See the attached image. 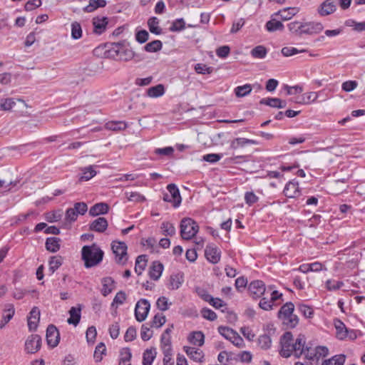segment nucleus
Here are the masks:
<instances>
[{
    "label": "nucleus",
    "mask_w": 365,
    "mask_h": 365,
    "mask_svg": "<svg viewBox=\"0 0 365 365\" xmlns=\"http://www.w3.org/2000/svg\"><path fill=\"white\" fill-rule=\"evenodd\" d=\"M280 344L282 356L288 358L294 354L297 358H299L305 350V337L303 335H299L294 342L292 334L290 331H286L281 336Z\"/></svg>",
    "instance_id": "nucleus-1"
},
{
    "label": "nucleus",
    "mask_w": 365,
    "mask_h": 365,
    "mask_svg": "<svg viewBox=\"0 0 365 365\" xmlns=\"http://www.w3.org/2000/svg\"><path fill=\"white\" fill-rule=\"evenodd\" d=\"M81 253L87 268L98 264L103 257V252L95 244L91 246H83Z\"/></svg>",
    "instance_id": "nucleus-2"
},
{
    "label": "nucleus",
    "mask_w": 365,
    "mask_h": 365,
    "mask_svg": "<svg viewBox=\"0 0 365 365\" xmlns=\"http://www.w3.org/2000/svg\"><path fill=\"white\" fill-rule=\"evenodd\" d=\"M294 305L292 302H287L279 309L278 317L282 323L289 328H294L298 324L299 319L297 315L293 314Z\"/></svg>",
    "instance_id": "nucleus-3"
},
{
    "label": "nucleus",
    "mask_w": 365,
    "mask_h": 365,
    "mask_svg": "<svg viewBox=\"0 0 365 365\" xmlns=\"http://www.w3.org/2000/svg\"><path fill=\"white\" fill-rule=\"evenodd\" d=\"M111 52L115 53L116 59L122 61H131L135 53L129 48V43L125 41L113 43Z\"/></svg>",
    "instance_id": "nucleus-4"
},
{
    "label": "nucleus",
    "mask_w": 365,
    "mask_h": 365,
    "mask_svg": "<svg viewBox=\"0 0 365 365\" xmlns=\"http://www.w3.org/2000/svg\"><path fill=\"white\" fill-rule=\"evenodd\" d=\"M199 226L191 218H183L180 222V235L183 240H190L198 232Z\"/></svg>",
    "instance_id": "nucleus-5"
},
{
    "label": "nucleus",
    "mask_w": 365,
    "mask_h": 365,
    "mask_svg": "<svg viewBox=\"0 0 365 365\" xmlns=\"http://www.w3.org/2000/svg\"><path fill=\"white\" fill-rule=\"evenodd\" d=\"M218 331L222 336L230 341L237 347L242 348L245 346L243 339L232 329L221 326L218 327Z\"/></svg>",
    "instance_id": "nucleus-6"
},
{
    "label": "nucleus",
    "mask_w": 365,
    "mask_h": 365,
    "mask_svg": "<svg viewBox=\"0 0 365 365\" xmlns=\"http://www.w3.org/2000/svg\"><path fill=\"white\" fill-rule=\"evenodd\" d=\"M112 250L115 255L116 262L124 264L128 260L127 245L122 242H113Z\"/></svg>",
    "instance_id": "nucleus-7"
},
{
    "label": "nucleus",
    "mask_w": 365,
    "mask_h": 365,
    "mask_svg": "<svg viewBox=\"0 0 365 365\" xmlns=\"http://www.w3.org/2000/svg\"><path fill=\"white\" fill-rule=\"evenodd\" d=\"M334 324L336 329V336L337 339L344 340L349 336L350 339H354L356 337L355 332L353 331H349L344 322L340 319H334Z\"/></svg>",
    "instance_id": "nucleus-8"
},
{
    "label": "nucleus",
    "mask_w": 365,
    "mask_h": 365,
    "mask_svg": "<svg viewBox=\"0 0 365 365\" xmlns=\"http://www.w3.org/2000/svg\"><path fill=\"white\" fill-rule=\"evenodd\" d=\"M150 303L148 300L141 299L139 300L135 309V317L137 321L141 322L145 319L150 310Z\"/></svg>",
    "instance_id": "nucleus-9"
},
{
    "label": "nucleus",
    "mask_w": 365,
    "mask_h": 365,
    "mask_svg": "<svg viewBox=\"0 0 365 365\" xmlns=\"http://www.w3.org/2000/svg\"><path fill=\"white\" fill-rule=\"evenodd\" d=\"M41 346V338L38 334H32L28 337L25 342V350L27 353L34 354Z\"/></svg>",
    "instance_id": "nucleus-10"
},
{
    "label": "nucleus",
    "mask_w": 365,
    "mask_h": 365,
    "mask_svg": "<svg viewBox=\"0 0 365 365\" xmlns=\"http://www.w3.org/2000/svg\"><path fill=\"white\" fill-rule=\"evenodd\" d=\"M248 290L253 298H259L266 294L267 288L262 281L256 280L250 284Z\"/></svg>",
    "instance_id": "nucleus-11"
},
{
    "label": "nucleus",
    "mask_w": 365,
    "mask_h": 365,
    "mask_svg": "<svg viewBox=\"0 0 365 365\" xmlns=\"http://www.w3.org/2000/svg\"><path fill=\"white\" fill-rule=\"evenodd\" d=\"M46 336L47 344L51 347H56L58 344L60 335L57 328L54 325H48L46 329Z\"/></svg>",
    "instance_id": "nucleus-12"
},
{
    "label": "nucleus",
    "mask_w": 365,
    "mask_h": 365,
    "mask_svg": "<svg viewBox=\"0 0 365 365\" xmlns=\"http://www.w3.org/2000/svg\"><path fill=\"white\" fill-rule=\"evenodd\" d=\"M301 34L314 35L319 34L324 29V26L320 22H307L302 25Z\"/></svg>",
    "instance_id": "nucleus-13"
},
{
    "label": "nucleus",
    "mask_w": 365,
    "mask_h": 365,
    "mask_svg": "<svg viewBox=\"0 0 365 365\" xmlns=\"http://www.w3.org/2000/svg\"><path fill=\"white\" fill-rule=\"evenodd\" d=\"M336 9L334 0H325L318 8V13L322 16H326L333 14Z\"/></svg>",
    "instance_id": "nucleus-14"
},
{
    "label": "nucleus",
    "mask_w": 365,
    "mask_h": 365,
    "mask_svg": "<svg viewBox=\"0 0 365 365\" xmlns=\"http://www.w3.org/2000/svg\"><path fill=\"white\" fill-rule=\"evenodd\" d=\"M207 259L212 264L217 263L220 259V251L213 245H207L205 250Z\"/></svg>",
    "instance_id": "nucleus-15"
},
{
    "label": "nucleus",
    "mask_w": 365,
    "mask_h": 365,
    "mask_svg": "<svg viewBox=\"0 0 365 365\" xmlns=\"http://www.w3.org/2000/svg\"><path fill=\"white\" fill-rule=\"evenodd\" d=\"M16 102L22 103L26 108L28 107L26 102L21 98H7L1 99L0 108L4 111H10L16 104Z\"/></svg>",
    "instance_id": "nucleus-16"
},
{
    "label": "nucleus",
    "mask_w": 365,
    "mask_h": 365,
    "mask_svg": "<svg viewBox=\"0 0 365 365\" xmlns=\"http://www.w3.org/2000/svg\"><path fill=\"white\" fill-rule=\"evenodd\" d=\"M92 23L93 25L94 33L97 34H101L106 29V26L108 24V19L104 16H96L93 19Z\"/></svg>",
    "instance_id": "nucleus-17"
},
{
    "label": "nucleus",
    "mask_w": 365,
    "mask_h": 365,
    "mask_svg": "<svg viewBox=\"0 0 365 365\" xmlns=\"http://www.w3.org/2000/svg\"><path fill=\"white\" fill-rule=\"evenodd\" d=\"M283 192L287 197L292 198L298 197L300 195L298 182L294 181H289L286 184Z\"/></svg>",
    "instance_id": "nucleus-18"
},
{
    "label": "nucleus",
    "mask_w": 365,
    "mask_h": 365,
    "mask_svg": "<svg viewBox=\"0 0 365 365\" xmlns=\"http://www.w3.org/2000/svg\"><path fill=\"white\" fill-rule=\"evenodd\" d=\"M39 319L40 311L38 307H34L32 308L28 317V327L30 331H34L36 329Z\"/></svg>",
    "instance_id": "nucleus-19"
},
{
    "label": "nucleus",
    "mask_w": 365,
    "mask_h": 365,
    "mask_svg": "<svg viewBox=\"0 0 365 365\" xmlns=\"http://www.w3.org/2000/svg\"><path fill=\"white\" fill-rule=\"evenodd\" d=\"M167 190L170 194V197L172 198L171 200L173 207H179L181 203L182 198L178 187L175 184H169L167 186Z\"/></svg>",
    "instance_id": "nucleus-20"
},
{
    "label": "nucleus",
    "mask_w": 365,
    "mask_h": 365,
    "mask_svg": "<svg viewBox=\"0 0 365 365\" xmlns=\"http://www.w3.org/2000/svg\"><path fill=\"white\" fill-rule=\"evenodd\" d=\"M15 309L12 304H6L2 313V318L0 321V329L5 327L6 324L13 318Z\"/></svg>",
    "instance_id": "nucleus-21"
},
{
    "label": "nucleus",
    "mask_w": 365,
    "mask_h": 365,
    "mask_svg": "<svg viewBox=\"0 0 365 365\" xmlns=\"http://www.w3.org/2000/svg\"><path fill=\"white\" fill-rule=\"evenodd\" d=\"M108 223L105 217H99L89 225V229L97 232H103L108 227Z\"/></svg>",
    "instance_id": "nucleus-22"
},
{
    "label": "nucleus",
    "mask_w": 365,
    "mask_h": 365,
    "mask_svg": "<svg viewBox=\"0 0 365 365\" xmlns=\"http://www.w3.org/2000/svg\"><path fill=\"white\" fill-rule=\"evenodd\" d=\"M258 142L252 140L247 139L245 138H237L232 140L230 143V148L233 150L238 149L240 148H243L247 145H257Z\"/></svg>",
    "instance_id": "nucleus-23"
},
{
    "label": "nucleus",
    "mask_w": 365,
    "mask_h": 365,
    "mask_svg": "<svg viewBox=\"0 0 365 365\" xmlns=\"http://www.w3.org/2000/svg\"><path fill=\"white\" fill-rule=\"evenodd\" d=\"M184 350L187 355L196 362H202L204 358L202 351L195 347L185 346Z\"/></svg>",
    "instance_id": "nucleus-24"
},
{
    "label": "nucleus",
    "mask_w": 365,
    "mask_h": 365,
    "mask_svg": "<svg viewBox=\"0 0 365 365\" xmlns=\"http://www.w3.org/2000/svg\"><path fill=\"white\" fill-rule=\"evenodd\" d=\"M81 305L79 304L78 307H72L69 310L70 317L67 319V322L76 326L81 319Z\"/></svg>",
    "instance_id": "nucleus-25"
},
{
    "label": "nucleus",
    "mask_w": 365,
    "mask_h": 365,
    "mask_svg": "<svg viewBox=\"0 0 365 365\" xmlns=\"http://www.w3.org/2000/svg\"><path fill=\"white\" fill-rule=\"evenodd\" d=\"M163 271V265L159 262H153L149 271L150 277L154 280H158Z\"/></svg>",
    "instance_id": "nucleus-26"
},
{
    "label": "nucleus",
    "mask_w": 365,
    "mask_h": 365,
    "mask_svg": "<svg viewBox=\"0 0 365 365\" xmlns=\"http://www.w3.org/2000/svg\"><path fill=\"white\" fill-rule=\"evenodd\" d=\"M109 207L108 204L100 202L94 205L90 208L89 214L91 216H98L99 215H104L108 212Z\"/></svg>",
    "instance_id": "nucleus-27"
},
{
    "label": "nucleus",
    "mask_w": 365,
    "mask_h": 365,
    "mask_svg": "<svg viewBox=\"0 0 365 365\" xmlns=\"http://www.w3.org/2000/svg\"><path fill=\"white\" fill-rule=\"evenodd\" d=\"M101 283H102V287H103L102 289H101V294L104 297H106L110 293H111V292L114 289L115 282L111 277H104L102 279Z\"/></svg>",
    "instance_id": "nucleus-28"
},
{
    "label": "nucleus",
    "mask_w": 365,
    "mask_h": 365,
    "mask_svg": "<svg viewBox=\"0 0 365 365\" xmlns=\"http://www.w3.org/2000/svg\"><path fill=\"white\" fill-rule=\"evenodd\" d=\"M106 0H89L88 4L83 9L87 13H91L98 8H103L106 6Z\"/></svg>",
    "instance_id": "nucleus-29"
},
{
    "label": "nucleus",
    "mask_w": 365,
    "mask_h": 365,
    "mask_svg": "<svg viewBox=\"0 0 365 365\" xmlns=\"http://www.w3.org/2000/svg\"><path fill=\"white\" fill-rule=\"evenodd\" d=\"M60 241L58 237L47 238L45 243L46 250L51 252H56L60 249Z\"/></svg>",
    "instance_id": "nucleus-30"
},
{
    "label": "nucleus",
    "mask_w": 365,
    "mask_h": 365,
    "mask_svg": "<svg viewBox=\"0 0 365 365\" xmlns=\"http://www.w3.org/2000/svg\"><path fill=\"white\" fill-rule=\"evenodd\" d=\"M297 12H298V10L296 8H287V9H284L283 10L279 11L278 12L272 15V16H279L282 20L287 21V20L290 19Z\"/></svg>",
    "instance_id": "nucleus-31"
},
{
    "label": "nucleus",
    "mask_w": 365,
    "mask_h": 365,
    "mask_svg": "<svg viewBox=\"0 0 365 365\" xmlns=\"http://www.w3.org/2000/svg\"><path fill=\"white\" fill-rule=\"evenodd\" d=\"M147 266V258L146 255H140L136 258L135 260V272L138 275H140L143 271L145 269Z\"/></svg>",
    "instance_id": "nucleus-32"
},
{
    "label": "nucleus",
    "mask_w": 365,
    "mask_h": 365,
    "mask_svg": "<svg viewBox=\"0 0 365 365\" xmlns=\"http://www.w3.org/2000/svg\"><path fill=\"white\" fill-rule=\"evenodd\" d=\"M156 356V351L155 348L146 349L143 353V365H152L154 359Z\"/></svg>",
    "instance_id": "nucleus-33"
},
{
    "label": "nucleus",
    "mask_w": 365,
    "mask_h": 365,
    "mask_svg": "<svg viewBox=\"0 0 365 365\" xmlns=\"http://www.w3.org/2000/svg\"><path fill=\"white\" fill-rule=\"evenodd\" d=\"M265 27L268 31L274 32L276 31H282L284 25L279 21H277L275 19H272L266 23Z\"/></svg>",
    "instance_id": "nucleus-34"
},
{
    "label": "nucleus",
    "mask_w": 365,
    "mask_h": 365,
    "mask_svg": "<svg viewBox=\"0 0 365 365\" xmlns=\"http://www.w3.org/2000/svg\"><path fill=\"white\" fill-rule=\"evenodd\" d=\"M204 339L205 336L202 331H194L189 336L190 342L199 346L204 344Z\"/></svg>",
    "instance_id": "nucleus-35"
},
{
    "label": "nucleus",
    "mask_w": 365,
    "mask_h": 365,
    "mask_svg": "<svg viewBox=\"0 0 365 365\" xmlns=\"http://www.w3.org/2000/svg\"><path fill=\"white\" fill-rule=\"evenodd\" d=\"M147 93L148 96L150 98H158L164 94L165 88L163 85L158 84L155 86L149 88Z\"/></svg>",
    "instance_id": "nucleus-36"
},
{
    "label": "nucleus",
    "mask_w": 365,
    "mask_h": 365,
    "mask_svg": "<svg viewBox=\"0 0 365 365\" xmlns=\"http://www.w3.org/2000/svg\"><path fill=\"white\" fill-rule=\"evenodd\" d=\"M345 358L346 356L344 354L336 355L329 359L325 360L322 365H344Z\"/></svg>",
    "instance_id": "nucleus-37"
},
{
    "label": "nucleus",
    "mask_w": 365,
    "mask_h": 365,
    "mask_svg": "<svg viewBox=\"0 0 365 365\" xmlns=\"http://www.w3.org/2000/svg\"><path fill=\"white\" fill-rule=\"evenodd\" d=\"M78 215L74 209L68 208L65 215V227H68L72 222H75L77 220Z\"/></svg>",
    "instance_id": "nucleus-38"
},
{
    "label": "nucleus",
    "mask_w": 365,
    "mask_h": 365,
    "mask_svg": "<svg viewBox=\"0 0 365 365\" xmlns=\"http://www.w3.org/2000/svg\"><path fill=\"white\" fill-rule=\"evenodd\" d=\"M63 264V258L59 255L53 256L49 259V270L53 273Z\"/></svg>",
    "instance_id": "nucleus-39"
},
{
    "label": "nucleus",
    "mask_w": 365,
    "mask_h": 365,
    "mask_svg": "<svg viewBox=\"0 0 365 365\" xmlns=\"http://www.w3.org/2000/svg\"><path fill=\"white\" fill-rule=\"evenodd\" d=\"M83 173L79 180L81 181H88L96 175V171L92 165L82 169Z\"/></svg>",
    "instance_id": "nucleus-40"
},
{
    "label": "nucleus",
    "mask_w": 365,
    "mask_h": 365,
    "mask_svg": "<svg viewBox=\"0 0 365 365\" xmlns=\"http://www.w3.org/2000/svg\"><path fill=\"white\" fill-rule=\"evenodd\" d=\"M252 86L250 84H245L244 86H237L235 88V93L237 97H244L252 91Z\"/></svg>",
    "instance_id": "nucleus-41"
},
{
    "label": "nucleus",
    "mask_w": 365,
    "mask_h": 365,
    "mask_svg": "<svg viewBox=\"0 0 365 365\" xmlns=\"http://www.w3.org/2000/svg\"><path fill=\"white\" fill-rule=\"evenodd\" d=\"M267 53V50L264 46H255L251 51V55L255 58H264Z\"/></svg>",
    "instance_id": "nucleus-42"
},
{
    "label": "nucleus",
    "mask_w": 365,
    "mask_h": 365,
    "mask_svg": "<svg viewBox=\"0 0 365 365\" xmlns=\"http://www.w3.org/2000/svg\"><path fill=\"white\" fill-rule=\"evenodd\" d=\"M127 124L123 121H110L106 124V128L110 130H121L125 129Z\"/></svg>",
    "instance_id": "nucleus-43"
},
{
    "label": "nucleus",
    "mask_w": 365,
    "mask_h": 365,
    "mask_svg": "<svg viewBox=\"0 0 365 365\" xmlns=\"http://www.w3.org/2000/svg\"><path fill=\"white\" fill-rule=\"evenodd\" d=\"M159 21L156 17H151L148 19V24L150 31L155 34H160L161 29L158 26Z\"/></svg>",
    "instance_id": "nucleus-44"
},
{
    "label": "nucleus",
    "mask_w": 365,
    "mask_h": 365,
    "mask_svg": "<svg viewBox=\"0 0 365 365\" xmlns=\"http://www.w3.org/2000/svg\"><path fill=\"white\" fill-rule=\"evenodd\" d=\"M106 351V348L103 343L101 342L97 345L93 354L94 359L96 362H99L102 360L103 355L105 354Z\"/></svg>",
    "instance_id": "nucleus-45"
},
{
    "label": "nucleus",
    "mask_w": 365,
    "mask_h": 365,
    "mask_svg": "<svg viewBox=\"0 0 365 365\" xmlns=\"http://www.w3.org/2000/svg\"><path fill=\"white\" fill-rule=\"evenodd\" d=\"M163 44L160 40H155L147 43L144 48L148 52H156L162 48Z\"/></svg>",
    "instance_id": "nucleus-46"
},
{
    "label": "nucleus",
    "mask_w": 365,
    "mask_h": 365,
    "mask_svg": "<svg viewBox=\"0 0 365 365\" xmlns=\"http://www.w3.org/2000/svg\"><path fill=\"white\" fill-rule=\"evenodd\" d=\"M259 346L262 349H268L271 346L272 340L267 334L259 336L257 340Z\"/></svg>",
    "instance_id": "nucleus-47"
},
{
    "label": "nucleus",
    "mask_w": 365,
    "mask_h": 365,
    "mask_svg": "<svg viewBox=\"0 0 365 365\" xmlns=\"http://www.w3.org/2000/svg\"><path fill=\"white\" fill-rule=\"evenodd\" d=\"M307 50L306 49H302V50H299L296 48H294V47H288V46H286V47H283L281 50V53L282 54L285 56V57H289V56H292L293 55H295V54H297V53H303V52H306Z\"/></svg>",
    "instance_id": "nucleus-48"
},
{
    "label": "nucleus",
    "mask_w": 365,
    "mask_h": 365,
    "mask_svg": "<svg viewBox=\"0 0 365 365\" xmlns=\"http://www.w3.org/2000/svg\"><path fill=\"white\" fill-rule=\"evenodd\" d=\"M150 325L148 324H143L141 327L140 336L143 341L149 340L153 336V331L150 330Z\"/></svg>",
    "instance_id": "nucleus-49"
},
{
    "label": "nucleus",
    "mask_w": 365,
    "mask_h": 365,
    "mask_svg": "<svg viewBox=\"0 0 365 365\" xmlns=\"http://www.w3.org/2000/svg\"><path fill=\"white\" fill-rule=\"evenodd\" d=\"M166 322L165 317L163 314H157L154 316L150 327L160 328Z\"/></svg>",
    "instance_id": "nucleus-50"
},
{
    "label": "nucleus",
    "mask_w": 365,
    "mask_h": 365,
    "mask_svg": "<svg viewBox=\"0 0 365 365\" xmlns=\"http://www.w3.org/2000/svg\"><path fill=\"white\" fill-rule=\"evenodd\" d=\"M82 36V29L79 23L74 21L71 24V36L74 39H78Z\"/></svg>",
    "instance_id": "nucleus-51"
},
{
    "label": "nucleus",
    "mask_w": 365,
    "mask_h": 365,
    "mask_svg": "<svg viewBox=\"0 0 365 365\" xmlns=\"http://www.w3.org/2000/svg\"><path fill=\"white\" fill-rule=\"evenodd\" d=\"M161 229L163 230L165 235L173 236L175 234V228L173 225L169 222H164L161 225Z\"/></svg>",
    "instance_id": "nucleus-52"
},
{
    "label": "nucleus",
    "mask_w": 365,
    "mask_h": 365,
    "mask_svg": "<svg viewBox=\"0 0 365 365\" xmlns=\"http://www.w3.org/2000/svg\"><path fill=\"white\" fill-rule=\"evenodd\" d=\"M182 276L179 274L172 275L170 279V288L171 289H178L182 282Z\"/></svg>",
    "instance_id": "nucleus-53"
},
{
    "label": "nucleus",
    "mask_w": 365,
    "mask_h": 365,
    "mask_svg": "<svg viewBox=\"0 0 365 365\" xmlns=\"http://www.w3.org/2000/svg\"><path fill=\"white\" fill-rule=\"evenodd\" d=\"M62 217L61 210H56L46 214V220L49 222H58Z\"/></svg>",
    "instance_id": "nucleus-54"
},
{
    "label": "nucleus",
    "mask_w": 365,
    "mask_h": 365,
    "mask_svg": "<svg viewBox=\"0 0 365 365\" xmlns=\"http://www.w3.org/2000/svg\"><path fill=\"white\" fill-rule=\"evenodd\" d=\"M343 285L344 283L341 281H334L331 279H328L326 282V287L329 291L337 290L340 289Z\"/></svg>",
    "instance_id": "nucleus-55"
},
{
    "label": "nucleus",
    "mask_w": 365,
    "mask_h": 365,
    "mask_svg": "<svg viewBox=\"0 0 365 365\" xmlns=\"http://www.w3.org/2000/svg\"><path fill=\"white\" fill-rule=\"evenodd\" d=\"M195 70L197 73L210 74L213 71V68L208 67L203 63H197L195 66Z\"/></svg>",
    "instance_id": "nucleus-56"
},
{
    "label": "nucleus",
    "mask_w": 365,
    "mask_h": 365,
    "mask_svg": "<svg viewBox=\"0 0 365 365\" xmlns=\"http://www.w3.org/2000/svg\"><path fill=\"white\" fill-rule=\"evenodd\" d=\"M259 103L260 104L267 105L273 108H277V106H280L279 105H278V103H279V98H262L260 100Z\"/></svg>",
    "instance_id": "nucleus-57"
},
{
    "label": "nucleus",
    "mask_w": 365,
    "mask_h": 365,
    "mask_svg": "<svg viewBox=\"0 0 365 365\" xmlns=\"http://www.w3.org/2000/svg\"><path fill=\"white\" fill-rule=\"evenodd\" d=\"M125 299H126L125 293L123 291H120L115 296L113 301L111 304V306L113 307L115 304H116L117 306L123 304Z\"/></svg>",
    "instance_id": "nucleus-58"
},
{
    "label": "nucleus",
    "mask_w": 365,
    "mask_h": 365,
    "mask_svg": "<svg viewBox=\"0 0 365 365\" xmlns=\"http://www.w3.org/2000/svg\"><path fill=\"white\" fill-rule=\"evenodd\" d=\"M302 25H303V24H301L298 21L291 22L288 24V29L291 32L301 36L302 35V34H301L302 28L301 27Z\"/></svg>",
    "instance_id": "nucleus-59"
},
{
    "label": "nucleus",
    "mask_w": 365,
    "mask_h": 365,
    "mask_svg": "<svg viewBox=\"0 0 365 365\" xmlns=\"http://www.w3.org/2000/svg\"><path fill=\"white\" fill-rule=\"evenodd\" d=\"M298 309L306 318H311L313 315V309L305 304H299Z\"/></svg>",
    "instance_id": "nucleus-60"
},
{
    "label": "nucleus",
    "mask_w": 365,
    "mask_h": 365,
    "mask_svg": "<svg viewBox=\"0 0 365 365\" xmlns=\"http://www.w3.org/2000/svg\"><path fill=\"white\" fill-rule=\"evenodd\" d=\"M358 86V83L356 81H346L341 85V88L346 92H351L354 91Z\"/></svg>",
    "instance_id": "nucleus-61"
},
{
    "label": "nucleus",
    "mask_w": 365,
    "mask_h": 365,
    "mask_svg": "<svg viewBox=\"0 0 365 365\" xmlns=\"http://www.w3.org/2000/svg\"><path fill=\"white\" fill-rule=\"evenodd\" d=\"M202 316L210 321H214L217 319V314L212 310L208 308H204L201 311Z\"/></svg>",
    "instance_id": "nucleus-62"
},
{
    "label": "nucleus",
    "mask_w": 365,
    "mask_h": 365,
    "mask_svg": "<svg viewBox=\"0 0 365 365\" xmlns=\"http://www.w3.org/2000/svg\"><path fill=\"white\" fill-rule=\"evenodd\" d=\"M136 337V329L133 327H130L127 329L125 335L124 339L125 341H132Z\"/></svg>",
    "instance_id": "nucleus-63"
},
{
    "label": "nucleus",
    "mask_w": 365,
    "mask_h": 365,
    "mask_svg": "<svg viewBox=\"0 0 365 365\" xmlns=\"http://www.w3.org/2000/svg\"><path fill=\"white\" fill-rule=\"evenodd\" d=\"M156 305L161 311H166L169 308L168 300L165 297H161L158 298L156 302Z\"/></svg>",
    "instance_id": "nucleus-64"
}]
</instances>
